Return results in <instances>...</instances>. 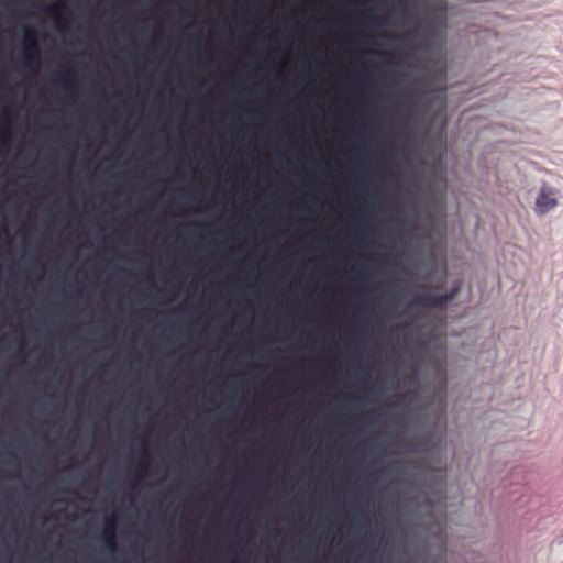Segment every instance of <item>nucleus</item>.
<instances>
[{
  "label": "nucleus",
  "mask_w": 563,
  "mask_h": 563,
  "mask_svg": "<svg viewBox=\"0 0 563 563\" xmlns=\"http://www.w3.org/2000/svg\"><path fill=\"white\" fill-rule=\"evenodd\" d=\"M459 292V287L452 289L450 292L445 295H433V294H423L418 296L413 303L428 307V308H444L451 300L455 298Z\"/></svg>",
  "instance_id": "1"
},
{
  "label": "nucleus",
  "mask_w": 563,
  "mask_h": 563,
  "mask_svg": "<svg viewBox=\"0 0 563 563\" xmlns=\"http://www.w3.org/2000/svg\"><path fill=\"white\" fill-rule=\"evenodd\" d=\"M556 205L555 191L545 185L542 186L536 199V211L544 214L556 207Z\"/></svg>",
  "instance_id": "2"
},
{
  "label": "nucleus",
  "mask_w": 563,
  "mask_h": 563,
  "mask_svg": "<svg viewBox=\"0 0 563 563\" xmlns=\"http://www.w3.org/2000/svg\"><path fill=\"white\" fill-rule=\"evenodd\" d=\"M115 519L113 516L107 518L106 527L102 532V540L106 547L113 552L117 548L114 534Z\"/></svg>",
  "instance_id": "3"
},
{
  "label": "nucleus",
  "mask_w": 563,
  "mask_h": 563,
  "mask_svg": "<svg viewBox=\"0 0 563 563\" xmlns=\"http://www.w3.org/2000/svg\"><path fill=\"white\" fill-rule=\"evenodd\" d=\"M25 58L27 62L38 60V45L32 30L25 31Z\"/></svg>",
  "instance_id": "4"
},
{
  "label": "nucleus",
  "mask_w": 563,
  "mask_h": 563,
  "mask_svg": "<svg viewBox=\"0 0 563 563\" xmlns=\"http://www.w3.org/2000/svg\"><path fill=\"white\" fill-rule=\"evenodd\" d=\"M435 537L440 544V563H446V527L444 521H437L434 525Z\"/></svg>",
  "instance_id": "5"
},
{
  "label": "nucleus",
  "mask_w": 563,
  "mask_h": 563,
  "mask_svg": "<svg viewBox=\"0 0 563 563\" xmlns=\"http://www.w3.org/2000/svg\"><path fill=\"white\" fill-rule=\"evenodd\" d=\"M1 122L3 129L0 133V143L1 145H5L10 137V119L8 118V115H3Z\"/></svg>",
  "instance_id": "6"
},
{
  "label": "nucleus",
  "mask_w": 563,
  "mask_h": 563,
  "mask_svg": "<svg viewBox=\"0 0 563 563\" xmlns=\"http://www.w3.org/2000/svg\"><path fill=\"white\" fill-rule=\"evenodd\" d=\"M64 7H65L64 2H62V1H60V2H57V3H55L54 5L49 7V8L47 9V11H48L51 14H53V15L57 16V11H58L59 9L64 8Z\"/></svg>",
  "instance_id": "7"
},
{
  "label": "nucleus",
  "mask_w": 563,
  "mask_h": 563,
  "mask_svg": "<svg viewBox=\"0 0 563 563\" xmlns=\"http://www.w3.org/2000/svg\"><path fill=\"white\" fill-rule=\"evenodd\" d=\"M142 456L147 457V451L145 449L142 451Z\"/></svg>",
  "instance_id": "8"
}]
</instances>
